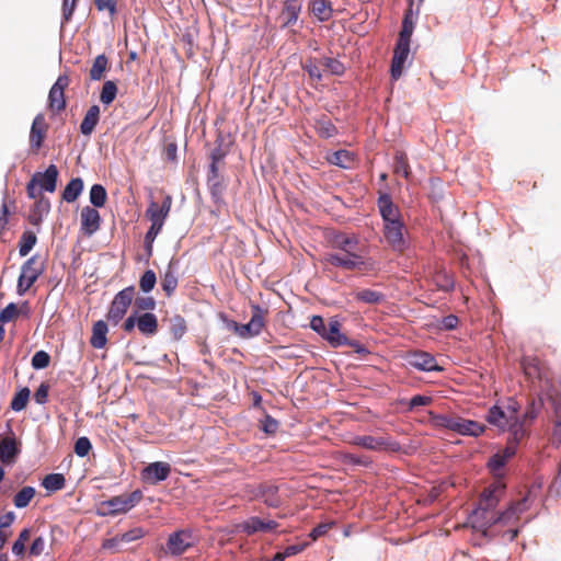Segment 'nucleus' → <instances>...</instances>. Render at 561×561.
<instances>
[{"label":"nucleus","instance_id":"obj_34","mask_svg":"<svg viewBox=\"0 0 561 561\" xmlns=\"http://www.w3.org/2000/svg\"><path fill=\"white\" fill-rule=\"evenodd\" d=\"M110 67L108 57L105 54L98 55L92 62V67L89 71L91 81H100L104 78L106 70Z\"/></svg>","mask_w":561,"mask_h":561},{"label":"nucleus","instance_id":"obj_7","mask_svg":"<svg viewBox=\"0 0 561 561\" xmlns=\"http://www.w3.org/2000/svg\"><path fill=\"white\" fill-rule=\"evenodd\" d=\"M265 312L266 309L262 308L260 305H253L251 319L248 323H240L238 336L241 339H251L260 335L264 327L263 316Z\"/></svg>","mask_w":561,"mask_h":561},{"label":"nucleus","instance_id":"obj_18","mask_svg":"<svg viewBox=\"0 0 561 561\" xmlns=\"http://www.w3.org/2000/svg\"><path fill=\"white\" fill-rule=\"evenodd\" d=\"M101 222V215L95 208L90 206H85L82 208L80 230L84 236H93L100 229Z\"/></svg>","mask_w":561,"mask_h":561},{"label":"nucleus","instance_id":"obj_41","mask_svg":"<svg viewBox=\"0 0 561 561\" xmlns=\"http://www.w3.org/2000/svg\"><path fill=\"white\" fill-rule=\"evenodd\" d=\"M341 460L344 465L353 467L371 468L374 463L370 457L366 455H357L352 453L341 454Z\"/></svg>","mask_w":561,"mask_h":561},{"label":"nucleus","instance_id":"obj_32","mask_svg":"<svg viewBox=\"0 0 561 561\" xmlns=\"http://www.w3.org/2000/svg\"><path fill=\"white\" fill-rule=\"evenodd\" d=\"M506 432L510 433L508 440H512L516 445H519L520 440L529 435L526 422H524L520 415H513L510 428H507Z\"/></svg>","mask_w":561,"mask_h":561},{"label":"nucleus","instance_id":"obj_43","mask_svg":"<svg viewBox=\"0 0 561 561\" xmlns=\"http://www.w3.org/2000/svg\"><path fill=\"white\" fill-rule=\"evenodd\" d=\"M333 247L339 249L342 253H348L356 249L358 244V239L355 237H350L344 233H339L333 239Z\"/></svg>","mask_w":561,"mask_h":561},{"label":"nucleus","instance_id":"obj_62","mask_svg":"<svg viewBox=\"0 0 561 561\" xmlns=\"http://www.w3.org/2000/svg\"><path fill=\"white\" fill-rule=\"evenodd\" d=\"M38 279V273L30 275L27 279L24 277V273H20L16 283V294L23 296L26 291L36 283Z\"/></svg>","mask_w":561,"mask_h":561},{"label":"nucleus","instance_id":"obj_11","mask_svg":"<svg viewBox=\"0 0 561 561\" xmlns=\"http://www.w3.org/2000/svg\"><path fill=\"white\" fill-rule=\"evenodd\" d=\"M192 536L193 533L190 529H180L170 534L167 540L168 552L173 557L183 554L193 545L188 541Z\"/></svg>","mask_w":561,"mask_h":561},{"label":"nucleus","instance_id":"obj_17","mask_svg":"<svg viewBox=\"0 0 561 561\" xmlns=\"http://www.w3.org/2000/svg\"><path fill=\"white\" fill-rule=\"evenodd\" d=\"M35 180H38L37 184L39 192L54 193L57 188L59 170L56 164H49L44 171H37L33 174Z\"/></svg>","mask_w":561,"mask_h":561},{"label":"nucleus","instance_id":"obj_44","mask_svg":"<svg viewBox=\"0 0 561 561\" xmlns=\"http://www.w3.org/2000/svg\"><path fill=\"white\" fill-rule=\"evenodd\" d=\"M355 299L368 305H379L386 300V295L373 289H362L355 293Z\"/></svg>","mask_w":561,"mask_h":561},{"label":"nucleus","instance_id":"obj_30","mask_svg":"<svg viewBox=\"0 0 561 561\" xmlns=\"http://www.w3.org/2000/svg\"><path fill=\"white\" fill-rule=\"evenodd\" d=\"M100 113L99 105L94 104L90 106L80 124V133L82 135L90 136L94 131L100 122Z\"/></svg>","mask_w":561,"mask_h":561},{"label":"nucleus","instance_id":"obj_21","mask_svg":"<svg viewBox=\"0 0 561 561\" xmlns=\"http://www.w3.org/2000/svg\"><path fill=\"white\" fill-rule=\"evenodd\" d=\"M528 502V496H524L519 501H513L508 504V506L499 513L492 515V523L494 525L497 524H507L515 515L522 514L527 510L526 503Z\"/></svg>","mask_w":561,"mask_h":561},{"label":"nucleus","instance_id":"obj_59","mask_svg":"<svg viewBox=\"0 0 561 561\" xmlns=\"http://www.w3.org/2000/svg\"><path fill=\"white\" fill-rule=\"evenodd\" d=\"M222 144H224V138L221 135H219L215 141V147L211 149V151L209 153V159H210L209 163L219 165V163L225 160V158L228 154V150L224 149Z\"/></svg>","mask_w":561,"mask_h":561},{"label":"nucleus","instance_id":"obj_57","mask_svg":"<svg viewBox=\"0 0 561 561\" xmlns=\"http://www.w3.org/2000/svg\"><path fill=\"white\" fill-rule=\"evenodd\" d=\"M157 285V275L153 270H146L139 278V288L144 294L151 293Z\"/></svg>","mask_w":561,"mask_h":561},{"label":"nucleus","instance_id":"obj_63","mask_svg":"<svg viewBox=\"0 0 561 561\" xmlns=\"http://www.w3.org/2000/svg\"><path fill=\"white\" fill-rule=\"evenodd\" d=\"M92 450V443L87 436H81L77 438L73 446L75 454L83 458L89 455V453Z\"/></svg>","mask_w":561,"mask_h":561},{"label":"nucleus","instance_id":"obj_56","mask_svg":"<svg viewBox=\"0 0 561 561\" xmlns=\"http://www.w3.org/2000/svg\"><path fill=\"white\" fill-rule=\"evenodd\" d=\"M146 216L151 221L150 226L162 229L167 216H164L162 211H160L159 205L156 202L152 201L150 203L149 207L146 210Z\"/></svg>","mask_w":561,"mask_h":561},{"label":"nucleus","instance_id":"obj_36","mask_svg":"<svg viewBox=\"0 0 561 561\" xmlns=\"http://www.w3.org/2000/svg\"><path fill=\"white\" fill-rule=\"evenodd\" d=\"M430 423L436 428H445L455 432L458 416H453L449 414H437L434 412H430Z\"/></svg>","mask_w":561,"mask_h":561},{"label":"nucleus","instance_id":"obj_3","mask_svg":"<svg viewBox=\"0 0 561 561\" xmlns=\"http://www.w3.org/2000/svg\"><path fill=\"white\" fill-rule=\"evenodd\" d=\"M9 436L0 435V462L2 465L12 466L16 462L22 451V443L19 440L11 427L7 424Z\"/></svg>","mask_w":561,"mask_h":561},{"label":"nucleus","instance_id":"obj_14","mask_svg":"<svg viewBox=\"0 0 561 561\" xmlns=\"http://www.w3.org/2000/svg\"><path fill=\"white\" fill-rule=\"evenodd\" d=\"M128 511L124 495H117L112 496L108 500L101 501L96 506L95 513L100 517H106L124 514Z\"/></svg>","mask_w":561,"mask_h":561},{"label":"nucleus","instance_id":"obj_19","mask_svg":"<svg viewBox=\"0 0 561 561\" xmlns=\"http://www.w3.org/2000/svg\"><path fill=\"white\" fill-rule=\"evenodd\" d=\"M330 346L337 348L348 343V337L341 332V322L337 317H331L322 335Z\"/></svg>","mask_w":561,"mask_h":561},{"label":"nucleus","instance_id":"obj_13","mask_svg":"<svg viewBox=\"0 0 561 561\" xmlns=\"http://www.w3.org/2000/svg\"><path fill=\"white\" fill-rule=\"evenodd\" d=\"M48 125L43 113L36 114L30 129V147L37 152L44 144Z\"/></svg>","mask_w":561,"mask_h":561},{"label":"nucleus","instance_id":"obj_52","mask_svg":"<svg viewBox=\"0 0 561 561\" xmlns=\"http://www.w3.org/2000/svg\"><path fill=\"white\" fill-rule=\"evenodd\" d=\"M31 531L32 530L30 527L23 528L21 530V533L19 534L16 540L13 542L11 550L15 557L23 558L25 556V552H26L25 542L30 539Z\"/></svg>","mask_w":561,"mask_h":561},{"label":"nucleus","instance_id":"obj_22","mask_svg":"<svg viewBox=\"0 0 561 561\" xmlns=\"http://www.w3.org/2000/svg\"><path fill=\"white\" fill-rule=\"evenodd\" d=\"M468 522L472 529L482 533L483 536H486L489 529L495 526L494 523H492V515L489 516L484 508L477 506L469 514Z\"/></svg>","mask_w":561,"mask_h":561},{"label":"nucleus","instance_id":"obj_24","mask_svg":"<svg viewBox=\"0 0 561 561\" xmlns=\"http://www.w3.org/2000/svg\"><path fill=\"white\" fill-rule=\"evenodd\" d=\"M50 208L49 199L45 196H39L30 210L27 216L28 222L34 227H39L44 218L49 214Z\"/></svg>","mask_w":561,"mask_h":561},{"label":"nucleus","instance_id":"obj_2","mask_svg":"<svg viewBox=\"0 0 561 561\" xmlns=\"http://www.w3.org/2000/svg\"><path fill=\"white\" fill-rule=\"evenodd\" d=\"M324 261L333 266L341 267L347 271L354 270H369L373 264L369 263L363 255L355 250L348 253H328Z\"/></svg>","mask_w":561,"mask_h":561},{"label":"nucleus","instance_id":"obj_37","mask_svg":"<svg viewBox=\"0 0 561 561\" xmlns=\"http://www.w3.org/2000/svg\"><path fill=\"white\" fill-rule=\"evenodd\" d=\"M545 397L539 394L529 400L526 411L520 415L524 422H533L537 419L545 404Z\"/></svg>","mask_w":561,"mask_h":561},{"label":"nucleus","instance_id":"obj_58","mask_svg":"<svg viewBox=\"0 0 561 561\" xmlns=\"http://www.w3.org/2000/svg\"><path fill=\"white\" fill-rule=\"evenodd\" d=\"M157 307V300L152 296H138L134 300V309L138 310V313L151 312Z\"/></svg>","mask_w":561,"mask_h":561},{"label":"nucleus","instance_id":"obj_64","mask_svg":"<svg viewBox=\"0 0 561 561\" xmlns=\"http://www.w3.org/2000/svg\"><path fill=\"white\" fill-rule=\"evenodd\" d=\"M278 427L279 422L267 413L264 415V419L261 421L260 425V430L268 436L274 435Z\"/></svg>","mask_w":561,"mask_h":561},{"label":"nucleus","instance_id":"obj_38","mask_svg":"<svg viewBox=\"0 0 561 561\" xmlns=\"http://www.w3.org/2000/svg\"><path fill=\"white\" fill-rule=\"evenodd\" d=\"M210 198L213 203L219 208L221 206H226V202L224 199V194L227 190V183L225 180L214 181L207 183Z\"/></svg>","mask_w":561,"mask_h":561},{"label":"nucleus","instance_id":"obj_16","mask_svg":"<svg viewBox=\"0 0 561 561\" xmlns=\"http://www.w3.org/2000/svg\"><path fill=\"white\" fill-rule=\"evenodd\" d=\"M512 420L513 415H508L504 407L499 403L491 405L485 414V421L501 433H505L510 428Z\"/></svg>","mask_w":561,"mask_h":561},{"label":"nucleus","instance_id":"obj_50","mask_svg":"<svg viewBox=\"0 0 561 561\" xmlns=\"http://www.w3.org/2000/svg\"><path fill=\"white\" fill-rule=\"evenodd\" d=\"M162 229H159L158 227L150 226L147 232L144 237V250H145V259L144 261L146 263L149 262V259L152 256L153 253V242L157 238V236L161 232Z\"/></svg>","mask_w":561,"mask_h":561},{"label":"nucleus","instance_id":"obj_8","mask_svg":"<svg viewBox=\"0 0 561 561\" xmlns=\"http://www.w3.org/2000/svg\"><path fill=\"white\" fill-rule=\"evenodd\" d=\"M410 54V43L397 41L393 48V56L390 65V77L392 81L399 80L407 66Z\"/></svg>","mask_w":561,"mask_h":561},{"label":"nucleus","instance_id":"obj_39","mask_svg":"<svg viewBox=\"0 0 561 561\" xmlns=\"http://www.w3.org/2000/svg\"><path fill=\"white\" fill-rule=\"evenodd\" d=\"M169 329L174 341H180L187 332V323L183 316L174 314L169 318Z\"/></svg>","mask_w":561,"mask_h":561},{"label":"nucleus","instance_id":"obj_15","mask_svg":"<svg viewBox=\"0 0 561 561\" xmlns=\"http://www.w3.org/2000/svg\"><path fill=\"white\" fill-rule=\"evenodd\" d=\"M179 268H180V260L179 259H175V257H172L163 274L161 275V288L162 290L165 293L167 297H171L176 287H178V284H179V277H178V272H179Z\"/></svg>","mask_w":561,"mask_h":561},{"label":"nucleus","instance_id":"obj_1","mask_svg":"<svg viewBox=\"0 0 561 561\" xmlns=\"http://www.w3.org/2000/svg\"><path fill=\"white\" fill-rule=\"evenodd\" d=\"M134 296V285H129L115 294L106 313V320L112 325H117L124 319L128 308L133 304Z\"/></svg>","mask_w":561,"mask_h":561},{"label":"nucleus","instance_id":"obj_25","mask_svg":"<svg viewBox=\"0 0 561 561\" xmlns=\"http://www.w3.org/2000/svg\"><path fill=\"white\" fill-rule=\"evenodd\" d=\"M485 430L486 426L484 424L458 416L455 433L462 436L479 437Z\"/></svg>","mask_w":561,"mask_h":561},{"label":"nucleus","instance_id":"obj_10","mask_svg":"<svg viewBox=\"0 0 561 561\" xmlns=\"http://www.w3.org/2000/svg\"><path fill=\"white\" fill-rule=\"evenodd\" d=\"M404 224L399 218H392L383 222V234L386 240L397 251H403L407 248V242L403 237Z\"/></svg>","mask_w":561,"mask_h":561},{"label":"nucleus","instance_id":"obj_45","mask_svg":"<svg viewBox=\"0 0 561 561\" xmlns=\"http://www.w3.org/2000/svg\"><path fill=\"white\" fill-rule=\"evenodd\" d=\"M37 243V237L35 232L25 230L20 237L18 248L20 256H26Z\"/></svg>","mask_w":561,"mask_h":561},{"label":"nucleus","instance_id":"obj_23","mask_svg":"<svg viewBox=\"0 0 561 561\" xmlns=\"http://www.w3.org/2000/svg\"><path fill=\"white\" fill-rule=\"evenodd\" d=\"M302 3L301 0H285L284 5L280 13V19L283 23L280 28H287L297 23L299 13L301 11Z\"/></svg>","mask_w":561,"mask_h":561},{"label":"nucleus","instance_id":"obj_12","mask_svg":"<svg viewBox=\"0 0 561 561\" xmlns=\"http://www.w3.org/2000/svg\"><path fill=\"white\" fill-rule=\"evenodd\" d=\"M423 1L424 0H417V5L414 10L413 9L414 0H409V9L404 13V16L402 20V25H401V31L399 33V37L397 41L411 43V37L413 35L416 20L420 14V7L423 3Z\"/></svg>","mask_w":561,"mask_h":561},{"label":"nucleus","instance_id":"obj_49","mask_svg":"<svg viewBox=\"0 0 561 561\" xmlns=\"http://www.w3.org/2000/svg\"><path fill=\"white\" fill-rule=\"evenodd\" d=\"M38 257H39V255L36 253V254L32 255L31 257H28L21 265L20 273H24L25 279H27L30 277V275H32L34 273H38V277L44 273L45 265H44V263H41L39 265H37Z\"/></svg>","mask_w":561,"mask_h":561},{"label":"nucleus","instance_id":"obj_55","mask_svg":"<svg viewBox=\"0 0 561 561\" xmlns=\"http://www.w3.org/2000/svg\"><path fill=\"white\" fill-rule=\"evenodd\" d=\"M49 107L56 112L64 111L67 106L65 92L50 88L48 93Z\"/></svg>","mask_w":561,"mask_h":561},{"label":"nucleus","instance_id":"obj_27","mask_svg":"<svg viewBox=\"0 0 561 561\" xmlns=\"http://www.w3.org/2000/svg\"><path fill=\"white\" fill-rule=\"evenodd\" d=\"M256 497L270 507L277 508L282 504V500L278 496V486L275 484H260L256 489Z\"/></svg>","mask_w":561,"mask_h":561},{"label":"nucleus","instance_id":"obj_4","mask_svg":"<svg viewBox=\"0 0 561 561\" xmlns=\"http://www.w3.org/2000/svg\"><path fill=\"white\" fill-rule=\"evenodd\" d=\"M351 444L368 450L399 451L401 449V445L397 440L373 435L354 436Z\"/></svg>","mask_w":561,"mask_h":561},{"label":"nucleus","instance_id":"obj_28","mask_svg":"<svg viewBox=\"0 0 561 561\" xmlns=\"http://www.w3.org/2000/svg\"><path fill=\"white\" fill-rule=\"evenodd\" d=\"M377 205L383 222L392 220V218L400 217L398 207L393 204L389 193L380 194Z\"/></svg>","mask_w":561,"mask_h":561},{"label":"nucleus","instance_id":"obj_40","mask_svg":"<svg viewBox=\"0 0 561 561\" xmlns=\"http://www.w3.org/2000/svg\"><path fill=\"white\" fill-rule=\"evenodd\" d=\"M546 399L551 404L556 415V428L561 432V392L557 388L552 387L546 393Z\"/></svg>","mask_w":561,"mask_h":561},{"label":"nucleus","instance_id":"obj_54","mask_svg":"<svg viewBox=\"0 0 561 561\" xmlns=\"http://www.w3.org/2000/svg\"><path fill=\"white\" fill-rule=\"evenodd\" d=\"M506 463L507 461L501 456L499 451H496L489 458L486 467L490 469L496 480L503 481L504 476L500 471L506 466Z\"/></svg>","mask_w":561,"mask_h":561},{"label":"nucleus","instance_id":"obj_6","mask_svg":"<svg viewBox=\"0 0 561 561\" xmlns=\"http://www.w3.org/2000/svg\"><path fill=\"white\" fill-rule=\"evenodd\" d=\"M506 485L502 480H495L486 486L480 494L477 507H482L489 514L499 505L502 496L505 494Z\"/></svg>","mask_w":561,"mask_h":561},{"label":"nucleus","instance_id":"obj_31","mask_svg":"<svg viewBox=\"0 0 561 561\" xmlns=\"http://www.w3.org/2000/svg\"><path fill=\"white\" fill-rule=\"evenodd\" d=\"M84 188V182L80 176L72 178L61 192V199L66 203H75Z\"/></svg>","mask_w":561,"mask_h":561},{"label":"nucleus","instance_id":"obj_47","mask_svg":"<svg viewBox=\"0 0 561 561\" xmlns=\"http://www.w3.org/2000/svg\"><path fill=\"white\" fill-rule=\"evenodd\" d=\"M118 93L117 84L114 80H106L103 85L100 93V102L104 106L111 105L114 100L116 99Z\"/></svg>","mask_w":561,"mask_h":561},{"label":"nucleus","instance_id":"obj_26","mask_svg":"<svg viewBox=\"0 0 561 561\" xmlns=\"http://www.w3.org/2000/svg\"><path fill=\"white\" fill-rule=\"evenodd\" d=\"M138 331L147 337L154 336L158 333L159 321L153 312L138 313Z\"/></svg>","mask_w":561,"mask_h":561},{"label":"nucleus","instance_id":"obj_29","mask_svg":"<svg viewBox=\"0 0 561 561\" xmlns=\"http://www.w3.org/2000/svg\"><path fill=\"white\" fill-rule=\"evenodd\" d=\"M108 325L104 320H98L92 327L90 344L96 350H102L107 343Z\"/></svg>","mask_w":561,"mask_h":561},{"label":"nucleus","instance_id":"obj_53","mask_svg":"<svg viewBox=\"0 0 561 561\" xmlns=\"http://www.w3.org/2000/svg\"><path fill=\"white\" fill-rule=\"evenodd\" d=\"M317 133L321 138L329 139L337 135V128L327 117H322L316 123Z\"/></svg>","mask_w":561,"mask_h":561},{"label":"nucleus","instance_id":"obj_48","mask_svg":"<svg viewBox=\"0 0 561 561\" xmlns=\"http://www.w3.org/2000/svg\"><path fill=\"white\" fill-rule=\"evenodd\" d=\"M30 397H31V390L27 387H23V388L19 389L14 393V396L11 400L10 408L14 412L23 411L30 401Z\"/></svg>","mask_w":561,"mask_h":561},{"label":"nucleus","instance_id":"obj_5","mask_svg":"<svg viewBox=\"0 0 561 561\" xmlns=\"http://www.w3.org/2000/svg\"><path fill=\"white\" fill-rule=\"evenodd\" d=\"M404 359L409 367H412L419 371L432 373L443 370V367L438 365L436 358L431 353L427 352H409L405 355Z\"/></svg>","mask_w":561,"mask_h":561},{"label":"nucleus","instance_id":"obj_61","mask_svg":"<svg viewBox=\"0 0 561 561\" xmlns=\"http://www.w3.org/2000/svg\"><path fill=\"white\" fill-rule=\"evenodd\" d=\"M352 160L350 151L345 149L336 150L329 158V162L333 165L340 167L342 169L348 168V162Z\"/></svg>","mask_w":561,"mask_h":561},{"label":"nucleus","instance_id":"obj_60","mask_svg":"<svg viewBox=\"0 0 561 561\" xmlns=\"http://www.w3.org/2000/svg\"><path fill=\"white\" fill-rule=\"evenodd\" d=\"M50 364V355L44 351L39 350L34 353L31 359L32 368L35 370H42L49 366Z\"/></svg>","mask_w":561,"mask_h":561},{"label":"nucleus","instance_id":"obj_33","mask_svg":"<svg viewBox=\"0 0 561 561\" xmlns=\"http://www.w3.org/2000/svg\"><path fill=\"white\" fill-rule=\"evenodd\" d=\"M310 11L321 23L332 18L333 9L329 0H311Z\"/></svg>","mask_w":561,"mask_h":561},{"label":"nucleus","instance_id":"obj_51","mask_svg":"<svg viewBox=\"0 0 561 561\" xmlns=\"http://www.w3.org/2000/svg\"><path fill=\"white\" fill-rule=\"evenodd\" d=\"M393 171L397 174H402L405 179L410 176L411 171L408 163V157L404 151H396L393 157Z\"/></svg>","mask_w":561,"mask_h":561},{"label":"nucleus","instance_id":"obj_20","mask_svg":"<svg viewBox=\"0 0 561 561\" xmlns=\"http://www.w3.org/2000/svg\"><path fill=\"white\" fill-rule=\"evenodd\" d=\"M238 529L245 533L247 535H253L259 531H271L278 527V523L276 520H263L259 516H251L248 519L243 520L239 524Z\"/></svg>","mask_w":561,"mask_h":561},{"label":"nucleus","instance_id":"obj_9","mask_svg":"<svg viewBox=\"0 0 561 561\" xmlns=\"http://www.w3.org/2000/svg\"><path fill=\"white\" fill-rule=\"evenodd\" d=\"M171 470L172 467L170 463L164 461H153L148 463L141 470V479L148 484L156 485L165 481L169 478Z\"/></svg>","mask_w":561,"mask_h":561},{"label":"nucleus","instance_id":"obj_46","mask_svg":"<svg viewBox=\"0 0 561 561\" xmlns=\"http://www.w3.org/2000/svg\"><path fill=\"white\" fill-rule=\"evenodd\" d=\"M107 199V192L102 184L95 183L91 186L89 192V201L93 208H101L105 205Z\"/></svg>","mask_w":561,"mask_h":561},{"label":"nucleus","instance_id":"obj_35","mask_svg":"<svg viewBox=\"0 0 561 561\" xmlns=\"http://www.w3.org/2000/svg\"><path fill=\"white\" fill-rule=\"evenodd\" d=\"M41 485L48 492V493H55L57 491H60L66 485V478L62 473L59 472H53L46 474Z\"/></svg>","mask_w":561,"mask_h":561},{"label":"nucleus","instance_id":"obj_42","mask_svg":"<svg viewBox=\"0 0 561 561\" xmlns=\"http://www.w3.org/2000/svg\"><path fill=\"white\" fill-rule=\"evenodd\" d=\"M36 494V489L31 485L23 486L13 496V504L16 508H25L30 505L31 501Z\"/></svg>","mask_w":561,"mask_h":561}]
</instances>
